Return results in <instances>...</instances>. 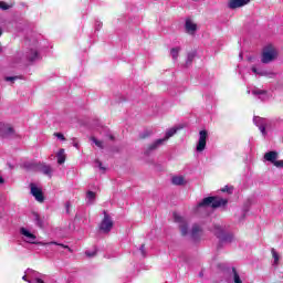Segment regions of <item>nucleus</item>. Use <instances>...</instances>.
I'll return each mask as SVG.
<instances>
[{"label": "nucleus", "instance_id": "f257e3e1", "mask_svg": "<svg viewBox=\"0 0 283 283\" xmlns=\"http://www.w3.org/2000/svg\"><path fill=\"white\" fill-rule=\"evenodd\" d=\"M20 233L22 237V240L24 242H28V244H39L40 247H50L52 244H55V247H62V249H70L67 245L63 244V243H57L56 241H51V242H36V235H34L32 232H30L28 229L25 228H21L20 229Z\"/></svg>", "mask_w": 283, "mask_h": 283}, {"label": "nucleus", "instance_id": "f03ea898", "mask_svg": "<svg viewBox=\"0 0 283 283\" xmlns=\"http://www.w3.org/2000/svg\"><path fill=\"white\" fill-rule=\"evenodd\" d=\"M178 129H180V127H172L168 129L164 138L157 139L153 144H150L145 150L146 156H149L151 151H156V149H158L160 145H165L168 138H171V136L178 133Z\"/></svg>", "mask_w": 283, "mask_h": 283}, {"label": "nucleus", "instance_id": "7ed1b4c3", "mask_svg": "<svg viewBox=\"0 0 283 283\" xmlns=\"http://www.w3.org/2000/svg\"><path fill=\"white\" fill-rule=\"evenodd\" d=\"M277 56V49L273 44H268L262 50L261 63L268 65V63H273V61H276Z\"/></svg>", "mask_w": 283, "mask_h": 283}, {"label": "nucleus", "instance_id": "20e7f679", "mask_svg": "<svg viewBox=\"0 0 283 283\" xmlns=\"http://www.w3.org/2000/svg\"><path fill=\"white\" fill-rule=\"evenodd\" d=\"M229 202L227 199L219 198V197H208L202 199L197 207L198 209L202 207H212V209H218V207H224Z\"/></svg>", "mask_w": 283, "mask_h": 283}, {"label": "nucleus", "instance_id": "39448f33", "mask_svg": "<svg viewBox=\"0 0 283 283\" xmlns=\"http://www.w3.org/2000/svg\"><path fill=\"white\" fill-rule=\"evenodd\" d=\"M175 222L179 226L181 235H189V223L180 213L174 212L172 214Z\"/></svg>", "mask_w": 283, "mask_h": 283}, {"label": "nucleus", "instance_id": "423d86ee", "mask_svg": "<svg viewBox=\"0 0 283 283\" xmlns=\"http://www.w3.org/2000/svg\"><path fill=\"white\" fill-rule=\"evenodd\" d=\"M214 234L219 239V242H233V234L224 232V229L220 226L214 227Z\"/></svg>", "mask_w": 283, "mask_h": 283}, {"label": "nucleus", "instance_id": "0eeeda50", "mask_svg": "<svg viewBox=\"0 0 283 283\" xmlns=\"http://www.w3.org/2000/svg\"><path fill=\"white\" fill-rule=\"evenodd\" d=\"M0 136L2 138H17V132L10 124L0 123Z\"/></svg>", "mask_w": 283, "mask_h": 283}, {"label": "nucleus", "instance_id": "6e6552de", "mask_svg": "<svg viewBox=\"0 0 283 283\" xmlns=\"http://www.w3.org/2000/svg\"><path fill=\"white\" fill-rule=\"evenodd\" d=\"M208 136H209V134L207 133V130L199 132V139H198L197 147H196V151H198V154H201V151H205V149H207Z\"/></svg>", "mask_w": 283, "mask_h": 283}, {"label": "nucleus", "instance_id": "1a4fd4ad", "mask_svg": "<svg viewBox=\"0 0 283 283\" xmlns=\"http://www.w3.org/2000/svg\"><path fill=\"white\" fill-rule=\"evenodd\" d=\"M114 227V221H112V217L104 211V219L101 222L99 229L103 233H109L112 228Z\"/></svg>", "mask_w": 283, "mask_h": 283}, {"label": "nucleus", "instance_id": "9d476101", "mask_svg": "<svg viewBox=\"0 0 283 283\" xmlns=\"http://www.w3.org/2000/svg\"><path fill=\"white\" fill-rule=\"evenodd\" d=\"M253 123L256 127H259L262 136L266 135V125H269V119L262 117H254Z\"/></svg>", "mask_w": 283, "mask_h": 283}, {"label": "nucleus", "instance_id": "9b49d317", "mask_svg": "<svg viewBox=\"0 0 283 283\" xmlns=\"http://www.w3.org/2000/svg\"><path fill=\"white\" fill-rule=\"evenodd\" d=\"M31 195L35 198L38 202H43L45 197H43V190L35 186V184L30 185Z\"/></svg>", "mask_w": 283, "mask_h": 283}, {"label": "nucleus", "instance_id": "f8f14e48", "mask_svg": "<svg viewBox=\"0 0 283 283\" xmlns=\"http://www.w3.org/2000/svg\"><path fill=\"white\" fill-rule=\"evenodd\" d=\"M25 59H27V61H30L31 63H34V61H39V50L36 49V46H31L25 52Z\"/></svg>", "mask_w": 283, "mask_h": 283}, {"label": "nucleus", "instance_id": "ddd939ff", "mask_svg": "<svg viewBox=\"0 0 283 283\" xmlns=\"http://www.w3.org/2000/svg\"><path fill=\"white\" fill-rule=\"evenodd\" d=\"M251 94L259 98V101H268L269 99V92L266 90H261L258 87L252 88Z\"/></svg>", "mask_w": 283, "mask_h": 283}, {"label": "nucleus", "instance_id": "4468645a", "mask_svg": "<svg viewBox=\"0 0 283 283\" xmlns=\"http://www.w3.org/2000/svg\"><path fill=\"white\" fill-rule=\"evenodd\" d=\"M248 3H251V0H230L228 7L230 10H235L237 8L248 6Z\"/></svg>", "mask_w": 283, "mask_h": 283}, {"label": "nucleus", "instance_id": "2eb2a0df", "mask_svg": "<svg viewBox=\"0 0 283 283\" xmlns=\"http://www.w3.org/2000/svg\"><path fill=\"white\" fill-rule=\"evenodd\" d=\"M190 235L192 240H195V242H198V240H200V237L202 235V228L198 224H193Z\"/></svg>", "mask_w": 283, "mask_h": 283}, {"label": "nucleus", "instance_id": "dca6fc26", "mask_svg": "<svg viewBox=\"0 0 283 283\" xmlns=\"http://www.w3.org/2000/svg\"><path fill=\"white\" fill-rule=\"evenodd\" d=\"M264 159L268 160V163H272V165H275L277 160V151L271 150L265 153Z\"/></svg>", "mask_w": 283, "mask_h": 283}, {"label": "nucleus", "instance_id": "f3484780", "mask_svg": "<svg viewBox=\"0 0 283 283\" xmlns=\"http://www.w3.org/2000/svg\"><path fill=\"white\" fill-rule=\"evenodd\" d=\"M39 171H41V174H44V176H49V178H51L52 176V166L50 165H45V164H41L40 166H38Z\"/></svg>", "mask_w": 283, "mask_h": 283}, {"label": "nucleus", "instance_id": "a211bd4d", "mask_svg": "<svg viewBox=\"0 0 283 283\" xmlns=\"http://www.w3.org/2000/svg\"><path fill=\"white\" fill-rule=\"evenodd\" d=\"M197 28L198 27L196 25V23H193L191 20L186 21V32H188V34H193Z\"/></svg>", "mask_w": 283, "mask_h": 283}, {"label": "nucleus", "instance_id": "6ab92c4d", "mask_svg": "<svg viewBox=\"0 0 283 283\" xmlns=\"http://www.w3.org/2000/svg\"><path fill=\"white\" fill-rule=\"evenodd\" d=\"M251 70L253 72V74H258L259 76H273V73H269L264 70H259L255 66H252Z\"/></svg>", "mask_w": 283, "mask_h": 283}, {"label": "nucleus", "instance_id": "aec40b11", "mask_svg": "<svg viewBox=\"0 0 283 283\" xmlns=\"http://www.w3.org/2000/svg\"><path fill=\"white\" fill-rule=\"evenodd\" d=\"M86 200L88 205H94V201L96 200V192L88 190L86 192Z\"/></svg>", "mask_w": 283, "mask_h": 283}, {"label": "nucleus", "instance_id": "412c9836", "mask_svg": "<svg viewBox=\"0 0 283 283\" xmlns=\"http://www.w3.org/2000/svg\"><path fill=\"white\" fill-rule=\"evenodd\" d=\"M56 158H57V164L59 165H63V163H65V149H60L56 154Z\"/></svg>", "mask_w": 283, "mask_h": 283}, {"label": "nucleus", "instance_id": "4be33fe9", "mask_svg": "<svg viewBox=\"0 0 283 283\" xmlns=\"http://www.w3.org/2000/svg\"><path fill=\"white\" fill-rule=\"evenodd\" d=\"M171 182L172 185H177V186L185 185V177L182 176L172 177Z\"/></svg>", "mask_w": 283, "mask_h": 283}, {"label": "nucleus", "instance_id": "5701e85b", "mask_svg": "<svg viewBox=\"0 0 283 283\" xmlns=\"http://www.w3.org/2000/svg\"><path fill=\"white\" fill-rule=\"evenodd\" d=\"M178 54H180V46L172 48L170 50V56H172L174 61H176V59H178Z\"/></svg>", "mask_w": 283, "mask_h": 283}, {"label": "nucleus", "instance_id": "b1692460", "mask_svg": "<svg viewBox=\"0 0 283 283\" xmlns=\"http://www.w3.org/2000/svg\"><path fill=\"white\" fill-rule=\"evenodd\" d=\"M33 218L36 227H40V229H43V220H41V217L39 216V213H34Z\"/></svg>", "mask_w": 283, "mask_h": 283}, {"label": "nucleus", "instance_id": "393cba45", "mask_svg": "<svg viewBox=\"0 0 283 283\" xmlns=\"http://www.w3.org/2000/svg\"><path fill=\"white\" fill-rule=\"evenodd\" d=\"M232 272H233V282L242 283V279H240V274H238V271H235V268L232 269Z\"/></svg>", "mask_w": 283, "mask_h": 283}, {"label": "nucleus", "instance_id": "a878e982", "mask_svg": "<svg viewBox=\"0 0 283 283\" xmlns=\"http://www.w3.org/2000/svg\"><path fill=\"white\" fill-rule=\"evenodd\" d=\"M271 253H272V256H273V260H274V264H277L280 262V254L273 248L271 250Z\"/></svg>", "mask_w": 283, "mask_h": 283}, {"label": "nucleus", "instance_id": "bb28decb", "mask_svg": "<svg viewBox=\"0 0 283 283\" xmlns=\"http://www.w3.org/2000/svg\"><path fill=\"white\" fill-rule=\"evenodd\" d=\"M193 59H196V53H188L186 65H191Z\"/></svg>", "mask_w": 283, "mask_h": 283}, {"label": "nucleus", "instance_id": "cd10ccee", "mask_svg": "<svg viewBox=\"0 0 283 283\" xmlns=\"http://www.w3.org/2000/svg\"><path fill=\"white\" fill-rule=\"evenodd\" d=\"M11 7H12V4H8L4 1H0V9L1 10H10Z\"/></svg>", "mask_w": 283, "mask_h": 283}, {"label": "nucleus", "instance_id": "c85d7f7f", "mask_svg": "<svg viewBox=\"0 0 283 283\" xmlns=\"http://www.w3.org/2000/svg\"><path fill=\"white\" fill-rule=\"evenodd\" d=\"M92 142L96 145V147H99V149H103V142L96 139L95 137H92Z\"/></svg>", "mask_w": 283, "mask_h": 283}, {"label": "nucleus", "instance_id": "c756f323", "mask_svg": "<svg viewBox=\"0 0 283 283\" xmlns=\"http://www.w3.org/2000/svg\"><path fill=\"white\" fill-rule=\"evenodd\" d=\"M85 255H86L87 258H95V256H96V250H93V251L87 250V251L85 252Z\"/></svg>", "mask_w": 283, "mask_h": 283}, {"label": "nucleus", "instance_id": "7c9ffc66", "mask_svg": "<svg viewBox=\"0 0 283 283\" xmlns=\"http://www.w3.org/2000/svg\"><path fill=\"white\" fill-rule=\"evenodd\" d=\"M221 191L227 193H233V187L226 186L221 189Z\"/></svg>", "mask_w": 283, "mask_h": 283}, {"label": "nucleus", "instance_id": "2f4dec72", "mask_svg": "<svg viewBox=\"0 0 283 283\" xmlns=\"http://www.w3.org/2000/svg\"><path fill=\"white\" fill-rule=\"evenodd\" d=\"M95 166L98 167V169H101V171H105V167H103V163H101V160H95Z\"/></svg>", "mask_w": 283, "mask_h": 283}, {"label": "nucleus", "instance_id": "473e14b6", "mask_svg": "<svg viewBox=\"0 0 283 283\" xmlns=\"http://www.w3.org/2000/svg\"><path fill=\"white\" fill-rule=\"evenodd\" d=\"M274 167H277V169H282L283 168V160H276L274 163Z\"/></svg>", "mask_w": 283, "mask_h": 283}, {"label": "nucleus", "instance_id": "72a5a7b5", "mask_svg": "<svg viewBox=\"0 0 283 283\" xmlns=\"http://www.w3.org/2000/svg\"><path fill=\"white\" fill-rule=\"evenodd\" d=\"M101 28H103V22L95 21V30L98 32V30H101Z\"/></svg>", "mask_w": 283, "mask_h": 283}, {"label": "nucleus", "instance_id": "f704fd0d", "mask_svg": "<svg viewBox=\"0 0 283 283\" xmlns=\"http://www.w3.org/2000/svg\"><path fill=\"white\" fill-rule=\"evenodd\" d=\"M17 78H19L18 76H8V77H6V81H8V82H14V81H17Z\"/></svg>", "mask_w": 283, "mask_h": 283}, {"label": "nucleus", "instance_id": "c9c22d12", "mask_svg": "<svg viewBox=\"0 0 283 283\" xmlns=\"http://www.w3.org/2000/svg\"><path fill=\"white\" fill-rule=\"evenodd\" d=\"M56 138H59L60 140H65V136H63V134L61 133H55Z\"/></svg>", "mask_w": 283, "mask_h": 283}, {"label": "nucleus", "instance_id": "e433bc0d", "mask_svg": "<svg viewBox=\"0 0 283 283\" xmlns=\"http://www.w3.org/2000/svg\"><path fill=\"white\" fill-rule=\"evenodd\" d=\"M139 250H140L142 255L145 256V245L144 244L140 247Z\"/></svg>", "mask_w": 283, "mask_h": 283}, {"label": "nucleus", "instance_id": "4c0bfd02", "mask_svg": "<svg viewBox=\"0 0 283 283\" xmlns=\"http://www.w3.org/2000/svg\"><path fill=\"white\" fill-rule=\"evenodd\" d=\"M4 180L3 177L0 176V185H3Z\"/></svg>", "mask_w": 283, "mask_h": 283}, {"label": "nucleus", "instance_id": "58836bf2", "mask_svg": "<svg viewBox=\"0 0 283 283\" xmlns=\"http://www.w3.org/2000/svg\"><path fill=\"white\" fill-rule=\"evenodd\" d=\"M109 140H114V135H108Z\"/></svg>", "mask_w": 283, "mask_h": 283}, {"label": "nucleus", "instance_id": "ea45409f", "mask_svg": "<svg viewBox=\"0 0 283 283\" xmlns=\"http://www.w3.org/2000/svg\"><path fill=\"white\" fill-rule=\"evenodd\" d=\"M66 211H70V202L66 203Z\"/></svg>", "mask_w": 283, "mask_h": 283}, {"label": "nucleus", "instance_id": "a19ab883", "mask_svg": "<svg viewBox=\"0 0 283 283\" xmlns=\"http://www.w3.org/2000/svg\"><path fill=\"white\" fill-rule=\"evenodd\" d=\"M73 146H74L76 149H78V144H77V143H75Z\"/></svg>", "mask_w": 283, "mask_h": 283}, {"label": "nucleus", "instance_id": "79ce46f5", "mask_svg": "<svg viewBox=\"0 0 283 283\" xmlns=\"http://www.w3.org/2000/svg\"><path fill=\"white\" fill-rule=\"evenodd\" d=\"M1 34H3V31H1V29H0V36H1ZM0 52H1V46H0Z\"/></svg>", "mask_w": 283, "mask_h": 283}, {"label": "nucleus", "instance_id": "37998d69", "mask_svg": "<svg viewBox=\"0 0 283 283\" xmlns=\"http://www.w3.org/2000/svg\"><path fill=\"white\" fill-rule=\"evenodd\" d=\"M240 59H242V53H240Z\"/></svg>", "mask_w": 283, "mask_h": 283}]
</instances>
